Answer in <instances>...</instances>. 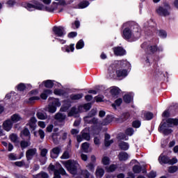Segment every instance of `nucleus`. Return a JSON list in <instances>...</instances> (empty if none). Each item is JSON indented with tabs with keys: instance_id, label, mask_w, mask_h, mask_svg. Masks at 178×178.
<instances>
[{
	"instance_id": "f257e3e1",
	"label": "nucleus",
	"mask_w": 178,
	"mask_h": 178,
	"mask_svg": "<svg viewBox=\"0 0 178 178\" xmlns=\"http://www.w3.org/2000/svg\"><path fill=\"white\" fill-rule=\"evenodd\" d=\"M131 65L127 60H117L110 65L108 69V79H124L127 77Z\"/></svg>"
},
{
	"instance_id": "f03ea898",
	"label": "nucleus",
	"mask_w": 178,
	"mask_h": 178,
	"mask_svg": "<svg viewBox=\"0 0 178 178\" xmlns=\"http://www.w3.org/2000/svg\"><path fill=\"white\" fill-rule=\"evenodd\" d=\"M123 27H125L122 35L124 40L133 42L140 38L138 25L135 24L134 22H127L123 24Z\"/></svg>"
},
{
	"instance_id": "7ed1b4c3",
	"label": "nucleus",
	"mask_w": 178,
	"mask_h": 178,
	"mask_svg": "<svg viewBox=\"0 0 178 178\" xmlns=\"http://www.w3.org/2000/svg\"><path fill=\"white\" fill-rule=\"evenodd\" d=\"M177 119L169 118L165 121V122L160 124L159 131L163 133L165 136H168V134H170L172 131L169 127H173V126H177Z\"/></svg>"
},
{
	"instance_id": "20e7f679",
	"label": "nucleus",
	"mask_w": 178,
	"mask_h": 178,
	"mask_svg": "<svg viewBox=\"0 0 178 178\" xmlns=\"http://www.w3.org/2000/svg\"><path fill=\"white\" fill-rule=\"evenodd\" d=\"M63 165L71 175H76V173H77V168H79V163H77V161L68 160L67 161H64Z\"/></svg>"
},
{
	"instance_id": "39448f33",
	"label": "nucleus",
	"mask_w": 178,
	"mask_h": 178,
	"mask_svg": "<svg viewBox=\"0 0 178 178\" xmlns=\"http://www.w3.org/2000/svg\"><path fill=\"white\" fill-rule=\"evenodd\" d=\"M49 101L50 103L46 108V111H48L49 113H55L56 112V108H59L61 105L60 102L59 101V99H55L54 97H49Z\"/></svg>"
},
{
	"instance_id": "423d86ee",
	"label": "nucleus",
	"mask_w": 178,
	"mask_h": 178,
	"mask_svg": "<svg viewBox=\"0 0 178 178\" xmlns=\"http://www.w3.org/2000/svg\"><path fill=\"white\" fill-rule=\"evenodd\" d=\"M92 116H95V111H91L88 115L84 118V121L89 124H93L94 130H98V118H92Z\"/></svg>"
},
{
	"instance_id": "0eeeda50",
	"label": "nucleus",
	"mask_w": 178,
	"mask_h": 178,
	"mask_svg": "<svg viewBox=\"0 0 178 178\" xmlns=\"http://www.w3.org/2000/svg\"><path fill=\"white\" fill-rule=\"evenodd\" d=\"M58 1V3H53L51 7H46V10L47 12H55V10H58V12H62V6L66 5L65 0H56Z\"/></svg>"
},
{
	"instance_id": "6e6552de",
	"label": "nucleus",
	"mask_w": 178,
	"mask_h": 178,
	"mask_svg": "<svg viewBox=\"0 0 178 178\" xmlns=\"http://www.w3.org/2000/svg\"><path fill=\"white\" fill-rule=\"evenodd\" d=\"M141 48L146 49V51L149 52V54H154V52H156V51H159V52H162V51H163V48H157L156 45L148 44V42H147L141 44Z\"/></svg>"
},
{
	"instance_id": "1a4fd4ad",
	"label": "nucleus",
	"mask_w": 178,
	"mask_h": 178,
	"mask_svg": "<svg viewBox=\"0 0 178 178\" xmlns=\"http://www.w3.org/2000/svg\"><path fill=\"white\" fill-rule=\"evenodd\" d=\"M170 5L169 3H165L163 6H159L156 8V13L160 16H169L170 15Z\"/></svg>"
},
{
	"instance_id": "9d476101",
	"label": "nucleus",
	"mask_w": 178,
	"mask_h": 178,
	"mask_svg": "<svg viewBox=\"0 0 178 178\" xmlns=\"http://www.w3.org/2000/svg\"><path fill=\"white\" fill-rule=\"evenodd\" d=\"M23 6L26 8L27 10H29V12H33V10H35V9H38V10H42V9H44V5L38 4V2H35V4L24 3Z\"/></svg>"
},
{
	"instance_id": "9b49d317",
	"label": "nucleus",
	"mask_w": 178,
	"mask_h": 178,
	"mask_svg": "<svg viewBox=\"0 0 178 178\" xmlns=\"http://www.w3.org/2000/svg\"><path fill=\"white\" fill-rule=\"evenodd\" d=\"M113 120V117L111 115H107L106 118L103 121H99L98 120V125H97V131L99 133L101 130H102V126H108L109 123Z\"/></svg>"
},
{
	"instance_id": "f8f14e48",
	"label": "nucleus",
	"mask_w": 178,
	"mask_h": 178,
	"mask_svg": "<svg viewBox=\"0 0 178 178\" xmlns=\"http://www.w3.org/2000/svg\"><path fill=\"white\" fill-rule=\"evenodd\" d=\"M176 112H178L177 106H171V107H170V108L168 110H166L163 113L162 116H163V118H169V116H170V115H175V113H176Z\"/></svg>"
},
{
	"instance_id": "ddd939ff",
	"label": "nucleus",
	"mask_w": 178,
	"mask_h": 178,
	"mask_svg": "<svg viewBox=\"0 0 178 178\" xmlns=\"http://www.w3.org/2000/svg\"><path fill=\"white\" fill-rule=\"evenodd\" d=\"M53 31L58 37H63V35L66 34V32H65V28H63V26H54L53 28Z\"/></svg>"
},
{
	"instance_id": "4468645a",
	"label": "nucleus",
	"mask_w": 178,
	"mask_h": 178,
	"mask_svg": "<svg viewBox=\"0 0 178 178\" xmlns=\"http://www.w3.org/2000/svg\"><path fill=\"white\" fill-rule=\"evenodd\" d=\"M37 154V149L32 148L29 149L26 152V156L27 161H31L33 159V157Z\"/></svg>"
},
{
	"instance_id": "2eb2a0df",
	"label": "nucleus",
	"mask_w": 178,
	"mask_h": 178,
	"mask_svg": "<svg viewBox=\"0 0 178 178\" xmlns=\"http://www.w3.org/2000/svg\"><path fill=\"white\" fill-rule=\"evenodd\" d=\"M12 127H13V122L10 120H6L3 123V129L6 131H10L12 130Z\"/></svg>"
},
{
	"instance_id": "dca6fc26",
	"label": "nucleus",
	"mask_w": 178,
	"mask_h": 178,
	"mask_svg": "<svg viewBox=\"0 0 178 178\" xmlns=\"http://www.w3.org/2000/svg\"><path fill=\"white\" fill-rule=\"evenodd\" d=\"M113 51L116 56H123V55H126V50L121 47H114Z\"/></svg>"
},
{
	"instance_id": "f3484780",
	"label": "nucleus",
	"mask_w": 178,
	"mask_h": 178,
	"mask_svg": "<svg viewBox=\"0 0 178 178\" xmlns=\"http://www.w3.org/2000/svg\"><path fill=\"white\" fill-rule=\"evenodd\" d=\"M28 126H29L31 130H35V127H37V118L32 117L28 123Z\"/></svg>"
},
{
	"instance_id": "a211bd4d",
	"label": "nucleus",
	"mask_w": 178,
	"mask_h": 178,
	"mask_svg": "<svg viewBox=\"0 0 178 178\" xmlns=\"http://www.w3.org/2000/svg\"><path fill=\"white\" fill-rule=\"evenodd\" d=\"M60 175L63 176H66L67 174L63 168H59L58 171L54 172V178H60Z\"/></svg>"
},
{
	"instance_id": "6ab92c4d",
	"label": "nucleus",
	"mask_w": 178,
	"mask_h": 178,
	"mask_svg": "<svg viewBox=\"0 0 178 178\" xmlns=\"http://www.w3.org/2000/svg\"><path fill=\"white\" fill-rule=\"evenodd\" d=\"M70 106H72V102L65 100L64 104L60 108V111L67 112V111H69V108H70Z\"/></svg>"
},
{
	"instance_id": "aec40b11",
	"label": "nucleus",
	"mask_w": 178,
	"mask_h": 178,
	"mask_svg": "<svg viewBox=\"0 0 178 178\" xmlns=\"http://www.w3.org/2000/svg\"><path fill=\"white\" fill-rule=\"evenodd\" d=\"M59 154H60V147H54L51 152V158L55 159L57 156H59Z\"/></svg>"
},
{
	"instance_id": "412c9836",
	"label": "nucleus",
	"mask_w": 178,
	"mask_h": 178,
	"mask_svg": "<svg viewBox=\"0 0 178 178\" xmlns=\"http://www.w3.org/2000/svg\"><path fill=\"white\" fill-rule=\"evenodd\" d=\"M120 88L116 86H112L110 90V92L113 97H116V95H119L120 94Z\"/></svg>"
},
{
	"instance_id": "4be33fe9",
	"label": "nucleus",
	"mask_w": 178,
	"mask_h": 178,
	"mask_svg": "<svg viewBox=\"0 0 178 178\" xmlns=\"http://www.w3.org/2000/svg\"><path fill=\"white\" fill-rule=\"evenodd\" d=\"M10 119H11L10 120L13 122V123H17V122H20V121L23 120V118L19 114L13 115L11 116Z\"/></svg>"
},
{
	"instance_id": "5701e85b",
	"label": "nucleus",
	"mask_w": 178,
	"mask_h": 178,
	"mask_svg": "<svg viewBox=\"0 0 178 178\" xmlns=\"http://www.w3.org/2000/svg\"><path fill=\"white\" fill-rule=\"evenodd\" d=\"M130 156H129V154L124 152H122L118 154V159L119 161H127L129 159Z\"/></svg>"
},
{
	"instance_id": "b1692460",
	"label": "nucleus",
	"mask_w": 178,
	"mask_h": 178,
	"mask_svg": "<svg viewBox=\"0 0 178 178\" xmlns=\"http://www.w3.org/2000/svg\"><path fill=\"white\" fill-rule=\"evenodd\" d=\"M51 94H52V90L46 89L41 93L40 98L42 99H47V98H48V95H51Z\"/></svg>"
},
{
	"instance_id": "393cba45",
	"label": "nucleus",
	"mask_w": 178,
	"mask_h": 178,
	"mask_svg": "<svg viewBox=\"0 0 178 178\" xmlns=\"http://www.w3.org/2000/svg\"><path fill=\"white\" fill-rule=\"evenodd\" d=\"M63 52H74V44H72L70 46H65L64 47L61 48Z\"/></svg>"
},
{
	"instance_id": "a878e982",
	"label": "nucleus",
	"mask_w": 178,
	"mask_h": 178,
	"mask_svg": "<svg viewBox=\"0 0 178 178\" xmlns=\"http://www.w3.org/2000/svg\"><path fill=\"white\" fill-rule=\"evenodd\" d=\"M142 117L144 118L145 120H151V119L154 118V114H152V113L143 111Z\"/></svg>"
},
{
	"instance_id": "bb28decb",
	"label": "nucleus",
	"mask_w": 178,
	"mask_h": 178,
	"mask_svg": "<svg viewBox=\"0 0 178 178\" xmlns=\"http://www.w3.org/2000/svg\"><path fill=\"white\" fill-rule=\"evenodd\" d=\"M84 95L83 93H79V94H72L70 96V99L72 101H77L79 99H81Z\"/></svg>"
},
{
	"instance_id": "cd10ccee",
	"label": "nucleus",
	"mask_w": 178,
	"mask_h": 178,
	"mask_svg": "<svg viewBox=\"0 0 178 178\" xmlns=\"http://www.w3.org/2000/svg\"><path fill=\"white\" fill-rule=\"evenodd\" d=\"M110 138H111V135L106 134L105 139H104L106 147H109V145H111V144H113V140H110Z\"/></svg>"
},
{
	"instance_id": "c85d7f7f",
	"label": "nucleus",
	"mask_w": 178,
	"mask_h": 178,
	"mask_svg": "<svg viewBox=\"0 0 178 178\" xmlns=\"http://www.w3.org/2000/svg\"><path fill=\"white\" fill-rule=\"evenodd\" d=\"M21 137L23 138V137H28V140H31V136L30 135V131L29 129H24L21 132Z\"/></svg>"
},
{
	"instance_id": "c756f323",
	"label": "nucleus",
	"mask_w": 178,
	"mask_h": 178,
	"mask_svg": "<svg viewBox=\"0 0 178 178\" xmlns=\"http://www.w3.org/2000/svg\"><path fill=\"white\" fill-rule=\"evenodd\" d=\"M105 174V171L104 170V168H101L98 167L96 170V177L97 178H102L104 175Z\"/></svg>"
},
{
	"instance_id": "7c9ffc66",
	"label": "nucleus",
	"mask_w": 178,
	"mask_h": 178,
	"mask_svg": "<svg viewBox=\"0 0 178 178\" xmlns=\"http://www.w3.org/2000/svg\"><path fill=\"white\" fill-rule=\"evenodd\" d=\"M81 136L83 140H86V141H90L91 137L90 136V133L87 132V129H83L81 131Z\"/></svg>"
},
{
	"instance_id": "2f4dec72",
	"label": "nucleus",
	"mask_w": 178,
	"mask_h": 178,
	"mask_svg": "<svg viewBox=\"0 0 178 178\" xmlns=\"http://www.w3.org/2000/svg\"><path fill=\"white\" fill-rule=\"evenodd\" d=\"M31 145V143H30V140H22L20 142V146L22 149H24V148H27V147H30Z\"/></svg>"
},
{
	"instance_id": "473e14b6",
	"label": "nucleus",
	"mask_w": 178,
	"mask_h": 178,
	"mask_svg": "<svg viewBox=\"0 0 178 178\" xmlns=\"http://www.w3.org/2000/svg\"><path fill=\"white\" fill-rule=\"evenodd\" d=\"M55 119L56 120H58L59 122H63V120H65V119H66V115L62 114L60 113H58L55 115Z\"/></svg>"
},
{
	"instance_id": "72a5a7b5",
	"label": "nucleus",
	"mask_w": 178,
	"mask_h": 178,
	"mask_svg": "<svg viewBox=\"0 0 178 178\" xmlns=\"http://www.w3.org/2000/svg\"><path fill=\"white\" fill-rule=\"evenodd\" d=\"M133 100V94L129 93L124 95V102H126V104H130V102Z\"/></svg>"
},
{
	"instance_id": "f704fd0d",
	"label": "nucleus",
	"mask_w": 178,
	"mask_h": 178,
	"mask_svg": "<svg viewBox=\"0 0 178 178\" xmlns=\"http://www.w3.org/2000/svg\"><path fill=\"white\" fill-rule=\"evenodd\" d=\"M159 161L161 165H163V163H169V158H168V156H165L161 155L159 156Z\"/></svg>"
},
{
	"instance_id": "c9c22d12",
	"label": "nucleus",
	"mask_w": 178,
	"mask_h": 178,
	"mask_svg": "<svg viewBox=\"0 0 178 178\" xmlns=\"http://www.w3.org/2000/svg\"><path fill=\"white\" fill-rule=\"evenodd\" d=\"M151 62H152V56L151 54H147L145 58V63L146 66H149L151 65Z\"/></svg>"
},
{
	"instance_id": "e433bc0d",
	"label": "nucleus",
	"mask_w": 178,
	"mask_h": 178,
	"mask_svg": "<svg viewBox=\"0 0 178 178\" xmlns=\"http://www.w3.org/2000/svg\"><path fill=\"white\" fill-rule=\"evenodd\" d=\"M77 113H79V110H77L76 106H73L68 113V116H76Z\"/></svg>"
},
{
	"instance_id": "4c0bfd02",
	"label": "nucleus",
	"mask_w": 178,
	"mask_h": 178,
	"mask_svg": "<svg viewBox=\"0 0 178 178\" xmlns=\"http://www.w3.org/2000/svg\"><path fill=\"white\" fill-rule=\"evenodd\" d=\"M116 169H118V165L115 164H111L110 166L106 167V172H115Z\"/></svg>"
},
{
	"instance_id": "58836bf2",
	"label": "nucleus",
	"mask_w": 178,
	"mask_h": 178,
	"mask_svg": "<svg viewBox=\"0 0 178 178\" xmlns=\"http://www.w3.org/2000/svg\"><path fill=\"white\" fill-rule=\"evenodd\" d=\"M43 84H44L46 88H52L54 87V82L51 80L43 81Z\"/></svg>"
},
{
	"instance_id": "ea45409f",
	"label": "nucleus",
	"mask_w": 178,
	"mask_h": 178,
	"mask_svg": "<svg viewBox=\"0 0 178 178\" xmlns=\"http://www.w3.org/2000/svg\"><path fill=\"white\" fill-rule=\"evenodd\" d=\"M48 174L44 172H41L40 173L33 175V178H48Z\"/></svg>"
},
{
	"instance_id": "a19ab883",
	"label": "nucleus",
	"mask_w": 178,
	"mask_h": 178,
	"mask_svg": "<svg viewBox=\"0 0 178 178\" xmlns=\"http://www.w3.org/2000/svg\"><path fill=\"white\" fill-rule=\"evenodd\" d=\"M119 147H120V148H121L124 151H127V149H129V143H127L126 142H121L119 144Z\"/></svg>"
},
{
	"instance_id": "79ce46f5",
	"label": "nucleus",
	"mask_w": 178,
	"mask_h": 178,
	"mask_svg": "<svg viewBox=\"0 0 178 178\" xmlns=\"http://www.w3.org/2000/svg\"><path fill=\"white\" fill-rule=\"evenodd\" d=\"M90 5V3L87 1H83L79 3L78 8L79 9H84V8H87Z\"/></svg>"
},
{
	"instance_id": "37998d69",
	"label": "nucleus",
	"mask_w": 178,
	"mask_h": 178,
	"mask_svg": "<svg viewBox=\"0 0 178 178\" xmlns=\"http://www.w3.org/2000/svg\"><path fill=\"white\" fill-rule=\"evenodd\" d=\"M81 148L83 152H88V148H90V144L87 142L83 143L81 145Z\"/></svg>"
},
{
	"instance_id": "c03bdc74",
	"label": "nucleus",
	"mask_w": 178,
	"mask_h": 178,
	"mask_svg": "<svg viewBox=\"0 0 178 178\" xmlns=\"http://www.w3.org/2000/svg\"><path fill=\"white\" fill-rule=\"evenodd\" d=\"M76 48L77 49H83L84 48V41L83 40H80L76 44Z\"/></svg>"
},
{
	"instance_id": "a18cd8bd",
	"label": "nucleus",
	"mask_w": 178,
	"mask_h": 178,
	"mask_svg": "<svg viewBox=\"0 0 178 178\" xmlns=\"http://www.w3.org/2000/svg\"><path fill=\"white\" fill-rule=\"evenodd\" d=\"M40 99V97L33 96L29 99L28 104H34L35 101H38Z\"/></svg>"
},
{
	"instance_id": "49530a36",
	"label": "nucleus",
	"mask_w": 178,
	"mask_h": 178,
	"mask_svg": "<svg viewBox=\"0 0 178 178\" xmlns=\"http://www.w3.org/2000/svg\"><path fill=\"white\" fill-rule=\"evenodd\" d=\"M129 118H130V114L129 113H123L121 115L120 122H124V121L127 120V119H129Z\"/></svg>"
},
{
	"instance_id": "de8ad7c7",
	"label": "nucleus",
	"mask_w": 178,
	"mask_h": 178,
	"mask_svg": "<svg viewBox=\"0 0 178 178\" xmlns=\"http://www.w3.org/2000/svg\"><path fill=\"white\" fill-rule=\"evenodd\" d=\"M102 162L103 165H109V163H111V159H109V157L108 156H104Z\"/></svg>"
},
{
	"instance_id": "09e8293b",
	"label": "nucleus",
	"mask_w": 178,
	"mask_h": 178,
	"mask_svg": "<svg viewBox=\"0 0 178 178\" xmlns=\"http://www.w3.org/2000/svg\"><path fill=\"white\" fill-rule=\"evenodd\" d=\"M159 35L161 38H166V37H168V33H166V31L163 30H160L159 31Z\"/></svg>"
},
{
	"instance_id": "8fccbe9b",
	"label": "nucleus",
	"mask_w": 178,
	"mask_h": 178,
	"mask_svg": "<svg viewBox=\"0 0 178 178\" xmlns=\"http://www.w3.org/2000/svg\"><path fill=\"white\" fill-rule=\"evenodd\" d=\"M70 158V154L69 151H65L63 152V155L61 156V159H69Z\"/></svg>"
},
{
	"instance_id": "3c124183",
	"label": "nucleus",
	"mask_w": 178,
	"mask_h": 178,
	"mask_svg": "<svg viewBox=\"0 0 178 178\" xmlns=\"http://www.w3.org/2000/svg\"><path fill=\"white\" fill-rule=\"evenodd\" d=\"M122 102H123V99H122V98L117 99L115 101V104H113V106H120V105H122Z\"/></svg>"
},
{
	"instance_id": "603ef678",
	"label": "nucleus",
	"mask_w": 178,
	"mask_h": 178,
	"mask_svg": "<svg viewBox=\"0 0 178 178\" xmlns=\"http://www.w3.org/2000/svg\"><path fill=\"white\" fill-rule=\"evenodd\" d=\"M37 118H39L40 120H44L47 118V115L42 113H38Z\"/></svg>"
},
{
	"instance_id": "864d4df0",
	"label": "nucleus",
	"mask_w": 178,
	"mask_h": 178,
	"mask_svg": "<svg viewBox=\"0 0 178 178\" xmlns=\"http://www.w3.org/2000/svg\"><path fill=\"white\" fill-rule=\"evenodd\" d=\"M17 88L18 91H24L26 90V85L24 83H19Z\"/></svg>"
},
{
	"instance_id": "5fc2aeb1",
	"label": "nucleus",
	"mask_w": 178,
	"mask_h": 178,
	"mask_svg": "<svg viewBox=\"0 0 178 178\" xmlns=\"http://www.w3.org/2000/svg\"><path fill=\"white\" fill-rule=\"evenodd\" d=\"M58 136H59V134L56 133L53 134L52 135V138L54 144H58V143L59 142V140L58 139Z\"/></svg>"
},
{
	"instance_id": "6e6d98bb",
	"label": "nucleus",
	"mask_w": 178,
	"mask_h": 178,
	"mask_svg": "<svg viewBox=\"0 0 178 178\" xmlns=\"http://www.w3.org/2000/svg\"><path fill=\"white\" fill-rule=\"evenodd\" d=\"M125 133L127 136H133L134 134V129L133 128H128L125 131Z\"/></svg>"
},
{
	"instance_id": "4d7b16f0",
	"label": "nucleus",
	"mask_w": 178,
	"mask_h": 178,
	"mask_svg": "<svg viewBox=\"0 0 178 178\" xmlns=\"http://www.w3.org/2000/svg\"><path fill=\"white\" fill-rule=\"evenodd\" d=\"M133 127H135L136 129H138L140 126H141V122L138 120L134 121L132 123Z\"/></svg>"
},
{
	"instance_id": "13d9d810",
	"label": "nucleus",
	"mask_w": 178,
	"mask_h": 178,
	"mask_svg": "<svg viewBox=\"0 0 178 178\" xmlns=\"http://www.w3.org/2000/svg\"><path fill=\"white\" fill-rule=\"evenodd\" d=\"M10 140L13 142V143H17V135L15 134H12L10 136Z\"/></svg>"
},
{
	"instance_id": "bf43d9fd",
	"label": "nucleus",
	"mask_w": 178,
	"mask_h": 178,
	"mask_svg": "<svg viewBox=\"0 0 178 178\" xmlns=\"http://www.w3.org/2000/svg\"><path fill=\"white\" fill-rule=\"evenodd\" d=\"M177 166H171L168 168V172L170 173H175V172H177Z\"/></svg>"
},
{
	"instance_id": "052dcab7",
	"label": "nucleus",
	"mask_w": 178,
	"mask_h": 178,
	"mask_svg": "<svg viewBox=\"0 0 178 178\" xmlns=\"http://www.w3.org/2000/svg\"><path fill=\"white\" fill-rule=\"evenodd\" d=\"M133 170L134 173H140V172H141V167L140 165H134Z\"/></svg>"
},
{
	"instance_id": "680f3d73",
	"label": "nucleus",
	"mask_w": 178,
	"mask_h": 178,
	"mask_svg": "<svg viewBox=\"0 0 178 178\" xmlns=\"http://www.w3.org/2000/svg\"><path fill=\"white\" fill-rule=\"evenodd\" d=\"M83 175L85 176L86 178H94V176L90 174V172H88V171L87 170L83 171Z\"/></svg>"
},
{
	"instance_id": "e2e57ef3",
	"label": "nucleus",
	"mask_w": 178,
	"mask_h": 178,
	"mask_svg": "<svg viewBox=\"0 0 178 178\" xmlns=\"http://www.w3.org/2000/svg\"><path fill=\"white\" fill-rule=\"evenodd\" d=\"M39 161L40 162V165H45V163H47V157L41 156L39 159Z\"/></svg>"
},
{
	"instance_id": "0e129e2a",
	"label": "nucleus",
	"mask_w": 178,
	"mask_h": 178,
	"mask_svg": "<svg viewBox=\"0 0 178 178\" xmlns=\"http://www.w3.org/2000/svg\"><path fill=\"white\" fill-rule=\"evenodd\" d=\"M48 154V149H42L40 150V155L43 157H47V154Z\"/></svg>"
},
{
	"instance_id": "69168bd1",
	"label": "nucleus",
	"mask_w": 178,
	"mask_h": 178,
	"mask_svg": "<svg viewBox=\"0 0 178 178\" xmlns=\"http://www.w3.org/2000/svg\"><path fill=\"white\" fill-rule=\"evenodd\" d=\"M8 159H10V161H16L17 157L16 156V154L11 153L8 155Z\"/></svg>"
},
{
	"instance_id": "338daca9",
	"label": "nucleus",
	"mask_w": 178,
	"mask_h": 178,
	"mask_svg": "<svg viewBox=\"0 0 178 178\" xmlns=\"http://www.w3.org/2000/svg\"><path fill=\"white\" fill-rule=\"evenodd\" d=\"M147 177L148 178H155V177H156V172L151 171L148 174Z\"/></svg>"
},
{
	"instance_id": "774afa93",
	"label": "nucleus",
	"mask_w": 178,
	"mask_h": 178,
	"mask_svg": "<svg viewBox=\"0 0 178 178\" xmlns=\"http://www.w3.org/2000/svg\"><path fill=\"white\" fill-rule=\"evenodd\" d=\"M54 94L56 95H63V90L60 89H56L54 90Z\"/></svg>"
}]
</instances>
